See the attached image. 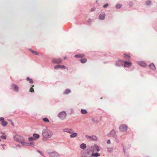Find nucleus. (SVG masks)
<instances>
[{
  "instance_id": "19",
  "label": "nucleus",
  "mask_w": 157,
  "mask_h": 157,
  "mask_svg": "<svg viewBox=\"0 0 157 157\" xmlns=\"http://www.w3.org/2000/svg\"><path fill=\"white\" fill-rule=\"evenodd\" d=\"M29 51L35 55H38V53L36 51H34L32 49H29Z\"/></svg>"
},
{
  "instance_id": "8",
  "label": "nucleus",
  "mask_w": 157,
  "mask_h": 157,
  "mask_svg": "<svg viewBox=\"0 0 157 157\" xmlns=\"http://www.w3.org/2000/svg\"><path fill=\"white\" fill-rule=\"evenodd\" d=\"M109 136L115 137L116 136V132L114 129L112 130L109 134Z\"/></svg>"
},
{
  "instance_id": "34",
  "label": "nucleus",
  "mask_w": 157,
  "mask_h": 157,
  "mask_svg": "<svg viewBox=\"0 0 157 157\" xmlns=\"http://www.w3.org/2000/svg\"><path fill=\"white\" fill-rule=\"evenodd\" d=\"M30 92H34V90L33 88L32 87H31V88L30 89L29 91Z\"/></svg>"
},
{
  "instance_id": "26",
  "label": "nucleus",
  "mask_w": 157,
  "mask_h": 157,
  "mask_svg": "<svg viewBox=\"0 0 157 157\" xmlns=\"http://www.w3.org/2000/svg\"><path fill=\"white\" fill-rule=\"evenodd\" d=\"M2 133L4 135H2V136H1V139H6V136L4 135L5 134V133H2Z\"/></svg>"
},
{
  "instance_id": "2",
  "label": "nucleus",
  "mask_w": 157,
  "mask_h": 157,
  "mask_svg": "<svg viewBox=\"0 0 157 157\" xmlns=\"http://www.w3.org/2000/svg\"><path fill=\"white\" fill-rule=\"evenodd\" d=\"M67 116V114L65 112H62L60 113L58 115L59 117L62 120H64L65 119Z\"/></svg>"
},
{
  "instance_id": "47",
  "label": "nucleus",
  "mask_w": 157,
  "mask_h": 157,
  "mask_svg": "<svg viewBox=\"0 0 157 157\" xmlns=\"http://www.w3.org/2000/svg\"><path fill=\"white\" fill-rule=\"evenodd\" d=\"M34 85H32V87L33 88V87H34Z\"/></svg>"
},
{
  "instance_id": "13",
  "label": "nucleus",
  "mask_w": 157,
  "mask_h": 157,
  "mask_svg": "<svg viewBox=\"0 0 157 157\" xmlns=\"http://www.w3.org/2000/svg\"><path fill=\"white\" fill-rule=\"evenodd\" d=\"M58 68H63L64 69H65L66 68L65 66L64 65H57L56 66H55L54 67V69H56Z\"/></svg>"
},
{
  "instance_id": "38",
  "label": "nucleus",
  "mask_w": 157,
  "mask_h": 157,
  "mask_svg": "<svg viewBox=\"0 0 157 157\" xmlns=\"http://www.w3.org/2000/svg\"><path fill=\"white\" fill-rule=\"evenodd\" d=\"M108 5V3H106L103 6V7L104 8L106 7Z\"/></svg>"
},
{
  "instance_id": "36",
  "label": "nucleus",
  "mask_w": 157,
  "mask_h": 157,
  "mask_svg": "<svg viewBox=\"0 0 157 157\" xmlns=\"http://www.w3.org/2000/svg\"><path fill=\"white\" fill-rule=\"evenodd\" d=\"M146 4L147 5H149L151 4V2L150 1H147L146 2Z\"/></svg>"
},
{
  "instance_id": "43",
  "label": "nucleus",
  "mask_w": 157,
  "mask_h": 157,
  "mask_svg": "<svg viewBox=\"0 0 157 157\" xmlns=\"http://www.w3.org/2000/svg\"><path fill=\"white\" fill-rule=\"evenodd\" d=\"M89 20L90 21H88L87 22H91L92 21H91V19H89Z\"/></svg>"
},
{
  "instance_id": "35",
  "label": "nucleus",
  "mask_w": 157,
  "mask_h": 157,
  "mask_svg": "<svg viewBox=\"0 0 157 157\" xmlns=\"http://www.w3.org/2000/svg\"><path fill=\"white\" fill-rule=\"evenodd\" d=\"M22 144L26 145L27 146V144L28 143L26 142H25L24 141H20Z\"/></svg>"
},
{
  "instance_id": "23",
  "label": "nucleus",
  "mask_w": 157,
  "mask_h": 157,
  "mask_svg": "<svg viewBox=\"0 0 157 157\" xmlns=\"http://www.w3.org/2000/svg\"><path fill=\"white\" fill-rule=\"evenodd\" d=\"M1 124L3 126H5L7 124V123L6 121H2Z\"/></svg>"
},
{
  "instance_id": "11",
  "label": "nucleus",
  "mask_w": 157,
  "mask_h": 157,
  "mask_svg": "<svg viewBox=\"0 0 157 157\" xmlns=\"http://www.w3.org/2000/svg\"><path fill=\"white\" fill-rule=\"evenodd\" d=\"M105 16V13L104 12L101 13L99 16V18L101 20H104Z\"/></svg>"
},
{
  "instance_id": "16",
  "label": "nucleus",
  "mask_w": 157,
  "mask_h": 157,
  "mask_svg": "<svg viewBox=\"0 0 157 157\" xmlns=\"http://www.w3.org/2000/svg\"><path fill=\"white\" fill-rule=\"evenodd\" d=\"M149 67L152 70H155L156 67L153 63H151L149 65Z\"/></svg>"
},
{
  "instance_id": "15",
  "label": "nucleus",
  "mask_w": 157,
  "mask_h": 157,
  "mask_svg": "<svg viewBox=\"0 0 157 157\" xmlns=\"http://www.w3.org/2000/svg\"><path fill=\"white\" fill-rule=\"evenodd\" d=\"M124 57L125 59L127 60H128L130 59V56L129 55H128V54L126 55L125 54H124Z\"/></svg>"
},
{
  "instance_id": "50",
  "label": "nucleus",
  "mask_w": 157,
  "mask_h": 157,
  "mask_svg": "<svg viewBox=\"0 0 157 157\" xmlns=\"http://www.w3.org/2000/svg\"><path fill=\"white\" fill-rule=\"evenodd\" d=\"M3 147V148L4 149V147Z\"/></svg>"
},
{
  "instance_id": "40",
  "label": "nucleus",
  "mask_w": 157,
  "mask_h": 157,
  "mask_svg": "<svg viewBox=\"0 0 157 157\" xmlns=\"http://www.w3.org/2000/svg\"><path fill=\"white\" fill-rule=\"evenodd\" d=\"M0 121H4V118L2 117L0 118Z\"/></svg>"
},
{
  "instance_id": "30",
  "label": "nucleus",
  "mask_w": 157,
  "mask_h": 157,
  "mask_svg": "<svg viewBox=\"0 0 157 157\" xmlns=\"http://www.w3.org/2000/svg\"><path fill=\"white\" fill-rule=\"evenodd\" d=\"M27 146H33L34 144L33 142H31L30 143H28L27 144Z\"/></svg>"
},
{
  "instance_id": "21",
  "label": "nucleus",
  "mask_w": 157,
  "mask_h": 157,
  "mask_svg": "<svg viewBox=\"0 0 157 157\" xmlns=\"http://www.w3.org/2000/svg\"><path fill=\"white\" fill-rule=\"evenodd\" d=\"M87 59L86 58H83L80 60V61L81 63H85L87 61Z\"/></svg>"
},
{
  "instance_id": "9",
  "label": "nucleus",
  "mask_w": 157,
  "mask_h": 157,
  "mask_svg": "<svg viewBox=\"0 0 157 157\" xmlns=\"http://www.w3.org/2000/svg\"><path fill=\"white\" fill-rule=\"evenodd\" d=\"M85 137L89 139H91L92 140H96L97 139V138L95 136H90L87 135H86Z\"/></svg>"
},
{
  "instance_id": "18",
  "label": "nucleus",
  "mask_w": 157,
  "mask_h": 157,
  "mask_svg": "<svg viewBox=\"0 0 157 157\" xmlns=\"http://www.w3.org/2000/svg\"><path fill=\"white\" fill-rule=\"evenodd\" d=\"M84 56V55L83 54H79L78 55H75V56L76 57H83Z\"/></svg>"
},
{
  "instance_id": "29",
  "label": "nucleus",
  "mask_w": 157,
  "mask_h": 157,
  "mask_svg": "<svg viewBox=\"0 0 157 157\" xmlns=\"http://www.w3.org/2000/svg\"><path fill=\"white\" fill-rule=\"evenodd\" d=\"M92 156H94L95 157H98L100 156V154L98 153H97L94 154H92L91 155Z\"/></svg>"
},
{
  "instance_id": "39",
  "label": "nucleus",
  "mask_w": 157,
  "mask_h": 157,
  "mask_svg": "<svg viewBox=\"0 0 157 157\" xmlns=\"http://www.w3.org/2000/svg\"><path fill=\"white\" fill-rule=\"evenodd\" d=\"M95 8H92L91 9L90 11L91 12L95 10Z\"/></svg>"
},
{
  "instance_id": "42",
  "label": "nucleus",
  "mask_w": 157,
  "mask_h": 157,
  "mask_svg": "<svg viewBox=\"0 0 157 157\" xmlns=\"http://www.w3.org/2000/svg\"><path fill=\"white\" fill-rule=\"evenodd\" d=\"M116 65L117 66H119V65L118 64V62H117L116 63Z\"/></svg>"
},
{
  "instance_id": "12",
  "label": "nucleus",
  "mask_w": 157,
  "mask_h": 157,
  "mask_svg": "<svg viewBox=\"0 0 157 157\" xmlns=\"http://www.w3.org/2000/svg\"><path fill=\"white\" fill-rule=\"evenodd\" d=\"M21 137L20 136L16 135L14 137V140L17 141H20V139L21 138Z\"/></svg>"
},
{
  "instance_id": "27",
  "label": "nucleus",
  "mask_w": 157,
  "mask_h": 157,
  "mask_svg": "<svg viewBox=\"0 0 157 157\" xmlns=\"http://www.w3.org/2000/svg\"><path fill=\"white\" fill-rule=\"evenodd\" d=\"M33 137L36 138V140L37 138H38L39 137V135L38 134H33Z\"/></svg>"
},
{
  "instance_id": "1",
  "label": "nucleus",
  "mask_w": 157,
  "mask_h": 157,
  "mask_svg": "<svg viewBox=\"0 0 157 157\" xmlns=\"http://www.w3.org/2000/svg\"><path fill=\"white\" fill-rule=\"evenodd\" d=\"M42 135L45 138H49L52 136L53 134L51 131L48 130H44L43 132Z\"/></svg>"
},
{
  "instance_id": "7",
  "label": "nucleus",
  "mask_w": 157,
  "mask_h": 157,
  "mask_svg": "<svg viewBox=\"0 0 157 157\" xmlns=\"http://www.w3.org/2000/svg\"><path fill=\"white\" fill-rule=\"evenodd\" d=\"M12 89L14 91L17 92L18 91L19 87L18 86L14 84H12L11 86Z\"/></svg>"
},
{
  "instance_id": "17",
  "label": "nucleus",
  "mask_w": 157,
  "mask_h": 157,
  "mask_svg": "<svg viewBox=\"0 0 157 157\" xmlns=\"http://www.w3.org/2000/svg\"><path fill=\"white\" fill-rule=\"evenodd\" d=\"M139 64L141 66L143 67H145L146 66V64L145 63L144 61L140 62H139Z\"/></svg>"
},
{
  "instance_id": "44",
  "label": "nucleus",
  "mask_w": 157,
  "mask_h": 157,
  "mask_svg": "<svg viewBox=\"0 0 157 157\" xmlns=\"http://www.w3.org/2000/svg\"><path fill=\"white\" fill-rule=\"evenodd\" d=\"M11 124L13 126V123L12 122V123H11Z\"/></svg>"
},
{
  "instance_id": "49",
  "label": "nucleus",
  "mask_w": 157,
  "mask_h": 157,
  "mask_svg": "<svg viewBox=\"0 0 157 157\" xmlns=\"http://www.w3.org/2000/svg\"><path fill=\"white\" fill-rule=\"evenodd\" d=\"M3 147V148L4 149V147Z\"/></svg>"
},
{
  "instance_id": "14",
  "label": "nucleus",
  "mask_w": 157,
  "mask_h": 157,
  "mask_svg": "<svg viewBox=\"0 0 157 157\" xmlns=\"http://www.w3.org/2000/svg\"><path fill=\"white\" fill-rule=\"evenodd\" d=\"M71 134L70 135V137L71 138H74L78 136L77 133H71Z\"/></svg>"
},
{
  "instance_id": "22",
  "label": "nucleus",
  "mask_w": 157,
  "mask_h": 157,
  "mask_svg": "<svg viewBox=\"0 0 157 157\" xmlns=\"http://www.w3.org/2000/svg\"><path fill=\"white\" fill-rule=\"evenodd\" d=\"M26 79L27 81H29V82L30 83L32 84L33 83V81L32 79L30 78L29 77H28Z\"/></svg>"
},
{
  "instance_id": "41",
  "label": "nucleus",
  "mask_w": 157,
  "mask_h": 157,
  "mask_svg": "<svg viewBox=\"0 0 157 157\" xmlns=\"http://www.w3.org/2000/svg\"><path fill=\"white\" fill-rule=\"evenodd\" d=\"M107 143L108 144H110V140H108L107 141Z\"/></svg>"
},
{
  "instance_id": "28",
  "label": "nucleus",
  "mask_w": 157,
  "mask_h": 157,
  "mask_svg": "<svg viewBox=\"0 0 157 157\" xmlns=\"http://www.w3.org/2000/svg\"><path fill=\"white\" fill-rule=\"evenodd\" d=\"M71 92V91L69 90H65L64 92V94H67Z\"/></svg>"
},
{
  "instance_id": "10",
  "label": "nucleus",
  "mask_w": 157,
  "mask_h": 157,
  "mask_svg": "<svg viewBox=\"0 0 157 157\" xmlns=\"http://www.w3.org/2000/svg\"><path fill=\"white\" fill-rule=\"evenodd\" d=\"M63 131L65 132H67L69 133H73L74 132V130L70 128H65L63 129Z\"/></svg>"
},
{
  "instance_id": "20",
  "label": "nucleus",
  "mask_w": 157,
  "mask_h": 157,
  "mask_svg": "<svg viewBox=\"0 0 157 157\" xmlns=\"http://www.w3.org/2000/svg\"><path fill=\"white\" fill-rule=\"evenodd\" d=\"M80 147L83 149H84L86 147V146L85 144L83 143L80 145Z\"/></svg>"
},
{
  "instance_id": "24",
  "label": "nucleus",
  "mask_w": 157,
  "mask_h": 157,
  "mask_svg": "<svg viewBox=\"0 0 157 157\" xmlns=\"http://www.w3.org/2000/svg\"><path fill=\"white\" fill-rule=\"evenodd\" d=\"M81 112L82 114H85L87 113V112L86 110L82 109L81 110Z\"/></svg>"
},
{
  "instance_id": "3",
  "label": "nucleus",
  "mask_w": 157,
  "mask_h": 157,
  "mask_svg": "<svg viewBox=\"0 0 157 157\" xmlns=\"http://www.w3.org/2000/svg\"><path fill=\"white\" fill-rule=\"evenodd\" d=\"M127 126L124 124L121 125L119 127V129L120 131L123 132H125L127 130Z\"/></svg>"
},
{
  "instance_id": "37",
  "label": "nucleus",
  "mask_w": 157,
  "mask_h": 157,
  "mask_svg": "<svg viewBox=\"0 0 157 157\" xmlns=\"http://www.w3.org/2000/svg\"><path fill=\"white\" fill-rule=\"evenodd\" d=\"M112 150H113V149L111 148H108V151L109 152H112Z\"/></svg>"
},
{
  "instance_id": "33",
  "label": "nucleus",
  "mask_w": 157,
  "mask_h": 157,
  "mask_svg": "<svg viewBox=\"0 0 157 157\" xmlns=\"http://www.w3.org/2000/svg\"><path fill=\"white\" fill-rule=\"evenodd\" d=\"M121 6V5L120 4H117L116 6V8H120Z\"/></svg>"
},
{
  "instance_id": "46",
  "label": "nucleus",
  "mask_w": 157,
  "mask_h": 157,
  "mask_svg": "<svg viewBox=\"0 0 157 157\" xmlns=\"http://www.w3.org/2000/svg\"><path fill=\"white\" fill-rule=\"evenodd\" d=\"M66 57H64V59H66Z\"/></svg>"
},
{
  "instance_id": "6",
  "label": "nucleus",
  "mask_w": 157,
  "mask_h": 157,
  "mask_svg": "<svg viewBox=\"0 0 157 157\" xmlns=\"http://www.w3.org/2000/svg\"><path fill=\"white\" fill-rule=\"evenodd\" d=\"M122 61L124 63V66L125 67H130L132 65V63L130 62L125 61H124L119 60L118 62Z\"/></svg>"
},
{
  "instance_id": "48",
  "label": "nucleus",
  "mask_w": 157,
  "mask_h": 157,
  "mask_svg": "<svg viewBox=\"0 0 157 157\" xmlns=\"http://www.w3.org/2000/svg\"><path fill=\"white\" fill-rule=\"evenodd\" d=\"M82 157H87V156H82Z\"/></svg>"
},
{
  "instance_id": "32",
  "label": "nucleus",
  "mask_w": 157,
  "mask_h": 157,
  "mask_svg": "<svg viewBox=\"0 0 157 157\" xmlns=\"http://www.w3.org/2000/svg\"><path fill=\"white\" fill-rule=\"evenodd\" d=\"M94 147L96 149L97 151H100V149L99 148V147L97 145H95L94 146Z\"/></svg>"
},
{
  "instance_id": "45",
  "label": "nucleus",
  "mask_w": 157,
  "mask_h": 157,
  "mask_svg": "<svg viewBox=\"0 0 157 157\" xmlns=\"http://www.w3.org/2000/svg\"><path fill=\"white\" fill-rule=\"evenodd\" d=\"M1 145L2 147H3L5 145L4 144H1Z\"/></svg>"
},
{
  "instance_id": "4",
  "label": "nucleus",
  "mask_w": 157,
  "mask_h": 157,
  "mask_svg": "<svg viewBox=\"0 0 157 157\" xmlns=\"http://www.w3.org/2000/svg\"><path fill=\"white\" fill-rule=\"evenodd\" d=\"M48 154L51 157H58L59 156V154L56 151L53 152H48Z\"/></svg>"
},
{
  "instance_id": "25",
  "label": "nucleus",
  "mask_w": 157,
  "mask_h": 157,
  "mask_svg": "<svg viewBox=\"0 0 157 157\" xmlns=\"http://www.w3.org/2000/svg\"><path fill=\"white\" fill-rule=\"evenodd\" d=\"M28 140L29 141H33L36 140V138L33 137H31L28 138Z\"/></svg>"
},
{
  "instance_id": "31",
  "label": "nucleus",
  "mask_w": 157,
  "mask_h": 157,
  "mask_svg": "<svg viewBox=\"0 0 157 157\" xmlns=\"http://www.w3.org/2000/svg\"><path fill=\"white\" fill-rule=\"evenodd\" d=\"M43 121L45 122H49V120L48 119V118H44L43 119Z\"/></svg>"
},
{
  "instance_id": "5",
  "label": "nucleus",
  "mask_w": 157,
  "mask_h": 157,
  "mask_svg": "<svg viewBox=\"0 0 157 157\" xmlns=\"http://www.w3.org/2000/svg\"><path fill=\"white\" fill-rule=\"evenodd\" d=\"M52 62L54 64L59 63L62 62V60L60 58L58 59H53L52 60Z\"/></svg>"
}]
</instances>
